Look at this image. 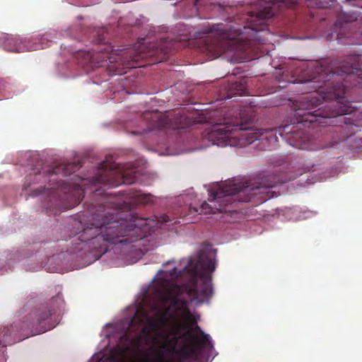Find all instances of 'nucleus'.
Instances as JSON below:
<instances>
[{
  "label": "nucleus",
  "mask_w": 362,
  "mask_h": 362,
  "mask_svg": "<svg viewBox=\"0 0 362 362\" xmlns=\"http://www.w3.org/2000/svg\"><path fill=\"white\" fill-rule=\"evenodd\" d=\"M362 70V56L351 55L346 61H332L328 64L315 63L313 68L304 71L293 83L299 84L302 93L315 92L296 101L294 106L297 123L279 127L280 136L291 145L306 148L308 134L302 129L305 123L315 126H346L350 131L346 136L354 134L361 126L358 110L350 105L344 96L349 86L348 82L356 71Z\"/></svg>",
  "instance_id": "nucleus-1"
},
{
  "label": "nucleus",
  "mask_w": 362,
  "mask_h": 362,
  "mask_svg": "<svg viewBox=\"0 0 362 362\" xmlns=\"http://www.w3.org/2000/svg\"><path fill=\"white\" fill-rule=\"evenodd\" d=\"M216 269L212 258L191 257L182 269L174 267L159 278L156 290L162 305H156L153 317L146 319L142 333L151 332L175 346L178 340L188 337L198 348L206 347L209 337L197 325V319L191 313L187 300L181 296L186 293L197 303H209L213 295L211 274Z\"/></svg>",
  "instance_id": "nucleus-2"
},
{
  "label": "nucleus",
  "mask_w": 362,
  "mask_h": 362,
  "mask_svg": "<svg viewBox=\"0 0 362 362\" xmlns=\"http://www.w3.org/2000/svg\"><path fill=\"white\" fill-rule=\"evenodd\" d=\"M154 220L132 215L123 217L108 211L94 214L87 223L76 222L71 231V252L86 250L98 259L107 252L110 245H118L124 252L144 238L155 227Z\"/></svg>",
  "instance_id": "nucleus-3"
},
{
  "label": "nucleus",
  "mask_w": 362,
  "mask_h": 362,
  "mask_svg": "<svg viewBox=\"0 0 362 362\" xmlns=\"http://www.w3.org/2000/svg\"><path fill=\"white\" fill-rule=\"evenodd\" d=\"M255 8L250 11V24L242 29L216 27L217 37L204 40V52L212 59L220 57L226 52L250 53L259 48L258 45L269 42L272 35L267 23L274 16L276 4L286 6L296 4L298 0H256Z\"/></svg>",
  "instance_id": "nucleus-4"
},
{
  "label": "nucleus",
  "mask_w": 362,
  "mask_h": 362,
  "mask_svg": "<svg viewBox=\"0 0 362 362\" xmlns=\"http://www.w3.org/2000/svg\"><path fill=\"white\" fill-rule=\"evenodd\" d=\"M277 184L278 179L272 175L259 174L257 177L240 182L230 180L222 183L214 192L211 193L209 198L211 204L204 202L199 209L190 206L189 211L208 214L230 211L227 206L235 202L259 204L274 197L270 189Z\"/></svg>",
  "instance_id": "nucleus-5"
},
{
  "label": "nucleus",
  "mask_w": 362,
  "mask_h": 362,
  "mask_svg": "<svg viewBox=\"0 0 362 362\" xmlns=\"http://www.w3.org/2000/svg\"><path fill=\"white\" fill-rule=\"evenodd\" d=\"M239 115V118H226L212 127L208 135L214 145L243 147L260 139L263 134L254 132L248 126L252 122V115L244 117L241 112Z\"/></svg>",
  "instance_id": "nucleus-6"
},
{
  "label": "nucleus",
  "mask_w": 362,
  "mask_h": 362,
  "mask_svg": "<svg viewBox=\"0 0 362 362\" xmlns=\"http://www.w3.org/2000/svg\"><path fill=\"white\" fill-rule=\"evenodd\" d=\"M146 46L142 42L135 44L134 48L128 49L123 51H115L107 46L105 52L99 54L95 59H100L98 62L99 66L106 65L112 70L115 74L122 75L125 74V69H132L136 67L138 62L141 59L148 57L158 52L160 50L165 52L166 47L160 46L156 47V51L146 52Z\"/></svg>",
  "instance_id": "nucleus-7"
},
{
  "label": "nucleus",
  "mask_w": 362,
  "mask_h": 362,
  "mask_svg": "<svg viewBox=\"0 0 362 362\" xmlns=\"http://www.w3.org/2000/svg\"><path fill=\"white\" fill-rule=\"evenodd\" d=\"M47 194L49 201L57 205V209H51L52 206H48L47 208L54 214H57L62 208L68 209L78 205L83 197V191L78 185L74 186L73 191H71L69 185L59 182L57 187L47 189Z\"/></svg>",
  "instance_id": "nucleus-8"
},
{
  "label": "nucleus",
  "mask_w": 362,
  "mask_h": 362,
  "mask_svg": "<svg viewBox=\"0 0 362 362\" xmlns=\"http://www.w3.org/2000/svg\"><path fill=\"white\" fill-rule=\"evenodd\" d=\"M52 41L49 33L37 35L32 40H22L17 37L10 36L5 40L4 47L8 52H23L46 48L49 46V42Z\"/></svg>",
  "instance_id": "nucleus-9"
},
{
  "label": "nucleus",
  "mask_w": 362,
  "mask_h": 362,
  "mask_svg": "<svg viewBox=\"0 0 362 362\" xmlns=\"http://www.w3.org/2000/svg\"><path fill=\"white\" fill-rule=\"evenodd\" d=\"M103 170L99 173L95 177V182L110 186H117L121 184H132L135 182L136 178L134 176L130 175L129 173H119L117 175L119 177V180H115L114 177L117 174L115 170V164L110 166L109 169L105 163L101 164Z\"/></svg>",
  "instance_id": "nucleus-10"
},
{
  "label": "nucleus",
  "mask_w": 362,
  "mask_h": 362,
  "mask_svg": "<svg viewBox=\"0 0 362 362\" xmlns=\"http://www.w3.org/2000/svg\"><path fill=\"white\" fill-rule=\"evenodd\" d=\"M53 314L54 311L48 308H42L35 310L30 313L26 320L23 322L21 329L30 330L32 335L43 333L47 329L43 327L38 329V326L47 320Z\"/></svg>",
  "instance_id": "nucleus-11"
},
{
  "label": "nucleus",
  "mask_w": 362,
  "mask_h": 362,
  "mask_svg": "<svg viewBox=\"0 0 362 362\" xmlns=\"http://www.w3.org/2000/svg\"><path fill=\"white\" fill-rule=\"evenodd\" d=\"M21 339V337H17L16 328L13 326L5 327L0 333V345L2 346L11 345Z\"/></svg>",
  "instance_id": "nucleus-12"
},
{
  "label": "nucleus",
  "mask_w": 362,
  "mask_h": 362,
  "mask_svg": "<svg viewBox=\"0 0 362 362\" xmlns=\"http://www.w3.org/2000/svg\"><path fill=\"white\" fill-rule=\"evenodd\" d=\"M81 168L79 163H62L54 167L52 170L51 174L52 175H61L62 176H67Z\"/></svg>",
  "instance_id": "nucleus-13"
},
{
  "label": "nucleus",
  "mask_w": 362,
  "mask_h": 362,
  "mask_svg": "<svg viewBox=\"0 0 362 362\" xmlns=\"http://www.w3.org/2000/svg\"><path fill=\"white\" fill-rule=\"evenodd\" d=\"M129 196L134 202L141 204H148L153 202V196L150 194H144L139 190H131Z\"/></svg>",
  "instance_id": "nucleus-14"
},
{
  "label": "nucleus",
  "mask_w": 362,
  "mask_h": 362,
  "mask_svg": "<svg viewBox=\"0 0 362 362\" xmlns=\"http://www.w3.org/2000/svg\"><path fill=\"white\" fill-rule=\"evenodd\" d=\"M343 20L345 23V28H349L350 25H348L349 22L354 21L351 16H348L346 14H343L340 16L339 19L334 23V29H337L338 27L341 26L340 20Z\"/></svg>",
  "instance_id": "nucleus-15"
},
{
  "label": "nucleus",
  "mask_w": 362,
  "mask_h": 362,
  "mask_svg": "<svg viewBox=\"0 0 362 362\" xmlns=\"http://www.w3.org/2000/svg\"><path fill=\"white\" fill-rule=\"evenodd\" d=\"M187 351H188L189 356L193 358H197L198 356V347L194 344L193 345H190L189 346L185 347Z\"/></svg>",
  "instance_id": "nucleus-16"
},
{
  "label": "nucleus",
  "mask_w": 362,
  "mask_h": 362,
  "mask_svg": "<svg viewBox=\"0 0 362 362\" xmlns=\"http://www.w3.org/2000/svg\"><path fill=\"white\" fill-rule=\"evenodd\" d=\"M170 220L169 218V217L166 215H163L162 216H160L158 220L157 221L158 223H166L168 222H169Z\"/></svg>",
  "instance_id": "nucleus-17"
},
{
  "label": "nucleus",
  "mask_w": 362,
  "mask_h": 362,
  "mask_svg": "<svg viewBox=\"0 0 362 362\" xmlns=\"http://www.w3.org/2000/svg\"><path fill=\"white\" fill-rule=\"evenodd\" d=\"M183 358H192L189 356L188 351H187L186 348H185V349H184V352H183Z\"/></svg>",
  "instance_id": "nucleus-18"
},
{
  "label": "nucleus",
  "mask_w": 362,
  "mask_h": 362,
  "mask_svg": "<svg viewBox=\"0 0 362 362\" xmlns=\"http://www.w3.org/2000/svg\"><path fill=\"white\" fill-rule=\"evenodd\" d=\"M184 127V124L182 123V122L180 120L178 124H177V128L180 129V128H183Z\"/></svg>",
  "instance_id": "nucleus-19"
},
{
  "label": "nucleus",
  "mask_w": 362,
  "mask_h": 362,
  "mask_svg": "<svg viewBox=\"0 0 362 362\" xmlns=\"http://www.w3.org/2000/svg\"><path fill=\"white\" fill-rule=\"evenodd\" d=\"M37 193L35 194V195H37V194H40L42 193V189H37Z\"/></svg>",
  "instance_id": "nucleus-20"
},
{
  "label": "nucleus",
  "mask_w": 362,
  "mask_h": 362,
  "mask_svg": "<svg viewBox=\"0 0 362 362\" xmlns=\"http://www.w3.org/2000/svg\"><path fill=\"white\" fill-rule=\"evenodd\" d=\"M264 132H265L266 134H272V133H273V131H272V130H266V129H265V130H264Z\"/></svg>",
  "instance_id": "nucleus-21"
},
{
  "label": "nucleus",
  "mask_w": 362,
  "mask_h": 362,
  "mask_svg": "<svg viewBox=\"0 0 362 362\" xmlns=\"http://www.w3.org/2000/svg\"><path fill=\"white\" fill-rule=\"evenodd\" d=\"M141 336H139V337H138V339H137V341H139L141 340Z\"/></svg>",
  "instance_id": "nucleus-22"
},
{
  "label": "nucleus",
  "mask_w": 362,
  "mask_h": 362,
  "mask_svg": "<svg viewBox=\"0 0 362 362\" xmlns=\"http://www.w3.org/2000/svg\"><path fill=\"white\" fill-rule=\"evenodd\" d=\"M103 40V39L100 38V39H99V41H100V42H102V40Z\"/></svg>",
  "instance_id": "nucleus-23"
}]
</instances>
